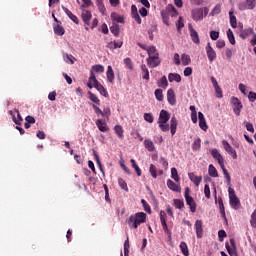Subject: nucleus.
<instances>
[{
    "label": "nucleus",
    "instance_id": "nucleus-15",
    "mask_svg": "<svg viewBox=\"0 0 256 256\" xmlns=\"http://www.w3.org/2000/svg\"><path fill=\"white\" fill-rule=\"evenodd\" d=\"M188 177H189L190 181H192V183H194V185L196 187H199V185H201V181H203V177L202 176H197L193 172L188 173Z\"/></svg>",
    "mask_w": 256,
    "mask_h": 256
},
{
    "label": "nucleus",
    "instance_id": "nucleus-56",
    "mask_svg": "<svg viewBox=\"0 0 256 256\" xmlns=\"http://www.w3.org/2000/svg\"><path fill=\"white\" fill-rule=\"evenodd\" d=\"M204 194H205L206 199H211V188L209 187V184H205Z\"/></svg>",
    "mask_w": 256,
    "mask_h": 256
},
{
    "label": "nucleus",
    "instance_id": "nucleus-52",
    "mask_svg": "<svg viewBox=\"0 0 256 256\" xmlns=\"http://www.w3.org/2000/svg\"><path fill=\"white\" fill-rule=\"evenodd\" d=\"M167 9L169 13H171V17H177V15H179V13L177 12V9H175V6L173 5H168Z\"/></svg>",
    "mask_w": 256,
    "mask_h": 256
},
{
    "label": "nucleus",
    "instance_id": "nucleus-32",
    "mask_svg": "<svg viewBox=\"0 0 256 256\" xmlns=\"http://www.w3.org/2000/svg\"><path fill=\"white\" fill-rule=\"evenodd\" d=\"M111 19L112 21H115L116 23H125V18H123V16L113 12L111 14Z\"/></svg>",
    "mask_w": 256,
    "mask_h": 256
},
{
    "label": "nucleus",
    "instance_id": "nucleus-55",
    "mask_svg": "<svg viewBox=\"0 0 256 256\" xmlns=\"http://www.w3.org/2000/svg\"><path fill=\"white\" fill-rule=\"evenodd\" d=\"M218 204H219L220 213L222 217H224L225 219V205L223 204V199H219Z\"/></svg>",
    "mask_w": 256,
    "mask_h": 256
},
{
    "label": "nucleus",
    "instance_id": "nucleus-1",
    "mask_svg": "<svg viewBox=\"0 0 256 256\" xmlns=\"http://www.w3.org/2000/svg\"><path fill=\"white\" fill-rule=\"evenodd\" d=\"M147 221V214L145 212H137L131 215L126 223L130 229H138L139 225L145 223Z\"/></svg>",
    "mask_w": 256,
    "mask_h": 256
},
{
    "label": "nucleus",
    "instance_id": "nucleus-31",
    "mask_svg": "<svg viewBox=\"0 0 256 256\" xmlns=\"http://www.w3.org/2000/svg\"><path fill=\"white\" fill-rule=\"evenodd\" d=\"M230 25L233 29H237V17L233 15V10L229 11Z\"/></svg>",
    "mask_w": 256,
    "mask_h": 256
},
{
    "label": "nucleus",
    "instance_id": "nucleus-47",
    "mask_svg": "<svg viewBox=\"0 0 256 256\" xmlns=\"http://www.w3.org/2000/svg\"><path fill=\"white\" fill-rule=\"evenodd\" d=\"M227 37H228V40L230 41L231 45H235V35L233 34L232 29L227 30Z\"/></svg>",
    "mask_w": 256,
    "mask_h": 256
},
{
    "label": "nucleus",
    "instance_id": "nucleus-8",
    "mask_svg": "<svg viewBox=\"0 0 256 256\" xmlns=\"http://www.w3.org/2000/svg\"><path fill=\"white\" fill-rule=\"evenodd\" d=\"M146 63L150 69H155L161 65V58L159 56H148Z\"/></svg>",
    "mask_w": 256,
    "mask_h": 256
},
{
    "label": "nucleus",
    "instance_id": "nucleus-2",
    "mask_svg": "<svg viewBox=\"0 0 256 256\" xmlns=\"http://www.w3.org/2000/svg\"><path fill=\"white\" fill-rule=\"evenodd\" d=\"M87 87H89V89H93L94 87V89L98 90L100 95H103V97H107L108 95L107 89H105V87L99 83V80H97L95 74H92V77H89Z\"/></svg>",
    "mask_w": 256,
    "mask_h": 256
},
{
    "label": "nucleus",
    "instance_id": "nucleus-30",
    "mask_svg": "<svg viewBox=\"0 0 256 256\" xmlns=\"http://www.w3.org/2000/svg\"><path fill=\"white\" fill-rule=\"evenodd\" d=\"M144 146H145V149L150 151V153L155 151V144H153V141H151L150 139L144 140Z\"/></svg>",
    "mask_w": 256,
    "mask_h": 256
},
{
    "label": "nucleus",
    "instance_id": "nucleus-36",
    "mask_svg": "<svg viewBox=\"0 0 256 256\" xmlns=\"http://www.w3.org/2000/svg\"><path fill=\"white\" fill-rule=\"evenodd\" d=\"M54 33H55V35L63 36V35H65V28H63V26L57 24L56 26H54Z\"/></svg>",
    "mask_w": 256,
    "mask_h": 256
},
{
    "label": "nucleus",
    "instance_id": "nucleus-13",
    "mask_svg": "<svg viewBox=\"0 0 256 256\" xmlns=\"http://www.w3.org/2000/svg\"><path fill=\"white\" fill-rule=\"evenodd\" d=\"M225 247L229 253V255H235L237 253V245L235 244V239H230V246L229 243H225Z\"/></svg>",
    "mask_w": 256,
    "mask_h": 256
},
{
    "label": "nucleus",
    "instance_id": "nucleus-34",
    "mask_svg": "<svg viewBox=\"0 0 256 256\" xmlns=\"http://www.w3.org/2000/svg\"><path fill=\"white\" fill-rule=\"evenodd\" d=\"M208 174L210 177H219V173L217 172V168L213 166V164H210L208 167Z\"/></svg>",
    "mask_w": 256,
    "mask_h": 256
},
{
    "label": "nucleus",
    "instance_id": "nucleus-41",
    "mask_svg": "<svg viewBox=\"0 0 256 256\" xmlns=\"http://www.w3.org/2000/svg\"><path fill=\"white\" fill-rule=\"evenodd\" d=\"M64 61H65V63H70V65H74L75 61H77V59H75L74 56L71 54H65Z\"/></svg>",
    "mask_w": 256,
    "mask_h": 256
},
{
    "label": "nucleus",
    "instance_id": "nucleus-45",
    "mask_svg": "<svg viewBox=\"0 0 256 256\" xmlns=\"http://www.w3.org/2000/svg\"><path fill=\"white\" fill-rule=\"evenodd\" d=\"M171 177L176 181V183H179L181 178L179 177V173L177 172V168H171Z\"/></svg>",
    "mask_w": 256,
    "mask_h": 256
},
{
    "label": "nucleus",
    "instance_id": "nucleus-18",
    "mask_svg": "<svg viewBox=\"0 0 256 256\" xmlns=\"http://www.w3.org/2000/svg\"><path fill=\"white\" fill-rule=\"evenodd\" d=\"M167 187L175 193H181V186L179 184H175V182H173L171 179L167 180Z\"/></svg>",
    "mask_w": 256,
    "mask_h": 256
},
{
    "label": "nucleus",
    "instance_id": "nucleus-42",
    "mask_svg": "<svg viewBox=\"0 0 256 256\" xmlns=\"http://www.w3.org/2000/svg\"><path fill=\"white\" fill-rule=\"evenodd\" d=\"M193 151H199L201 149V138H196L192 143Z\"/></svg>",
    "mask_w": 256,
    "mask_h": 256
},
{
    "label": "nucleus",
    "instance_id": "nucleus-6",
    "mask_svg": "<svg viewBox=\"0 0 256 256\" xmlns=\"http://www.w3.org/2000/svg\"><path fill=\"white\" fill-rule=\"evenodd\" d=\"M256 7V0H245V2H241L238 4L239 11H247L253 10Z\"/></svg>",
    "mask_w": 256,
    "mask_h": 256
},
{
    "label": "nucleus",
    "instance_id": "nucleus-27",
    "mask_svg": "<svg viewBox=\"0 0 256 256\" xmlns=\"http://www.w3.org/2000/svg\"><path fill=\"white\" fill-rule=\"evenodd\" d=\"M88 99H90V101H92V103H94L95 105H101V100L99 99V97H97V95H95L91 91H88Z\"/></svg>",
    "mask_w": 256,
    "mask_h": 256
},
{
    "label": "nucleus",
    "instance_id": "nucleus-16",
    "mask_svg": "<svg viewBox=\"0 0 256 256\" xmlns=\"http://www.w3.org/2000/svg\"><path fill=\"white\" fill-rule=\"evenodd\" d=\"M195 229H196V237L198 239H201V237H203V221L196 220Z\"/></svg>",
    "mask_w": 256,
    "mask_h": 256
},
{
    "label": "nucleus",
    "instance_id": "nucleus-64",
    "mask_svg": "<svg viewBox=\"0 0 256 256\" xmlns=\"http://www.w3.org/2000/svg\"><path fill=\"white\" fill-rule=\"evenodd\" d=\"M158 124H159L161 131H163V132L169 131V124L163 123V122H158Z\"/></svg>",
    "mask_w": 256,
    "mask_h": 256
},
{
    "label": "nucleus",
    "instance_id": "nucleus-62",
    "mask_svg": "<svg viewBox=\"0 0 256 256\" xmlns=\"http://www.w3.org/2000/svg\"><path fill=\"white\" fill-rule=\"evenodd\" d=\"M92 107H93L96 115H101L102 117H105V112H103L101 109H99V107L97 105L92 104Z\"/></svg>",
    "mask_w": 256,
    "mask_h": 256
},
{
    "label": "nucleus",
    "instance_id": "nucleus-54",
    "mask_svg": "<svg viewBox=\"0 0 256 256\" xmlns=\"http://www.w3.org/2000/svg\"><path fill=\"white\" fill-rule=\"evenodd\" d=\"M118 184L121 187V189H124V191H129V187H127V182H125L123 178L118 179Z\"/></svg>",
    "mask_w": 256,
    "mask_h": 256
},
{
    "label": "nucleus",
    "instance_id": "nucleus-46",
    "mask_svg": "<svg viewBox=\"0 0 256 256\" xmlns=\"http://www.w3.org/2000/svg\"><path fill=\"white\" fill-rule=\"evenodd\" d=\"M149 173L153 179H157V167L154 164H150Z\"/></svg>",
    "mask_w": 256,
    "mask_h": 256
},
{
    "label": "nucleus",
    "instance_id": "nucleus-38",
    "mask_svg": "<svg viewBox=\"0 0 256 256\" xmlns=\"http://www.w3.org/2000/svg\"><path fill=\"white\" fill-rule=\"evenodd\" d=\"M161 225L163 227L164 233H167L168 238L171 239V230H169V227L167 226V220L162 218Z\"/></svg>",
    "mask_w": 256,
    "mask_h": 256
},
{
    "label": "nucleus",
    "instance_id": "nucleus-25",
    "mask_svg": "<svg viewBox=\"0 0 256 256\" xmlns=\"http://www.w3.org/2000/svg\"><path fill=\"white\" fill-rule=\"evenodd\" d=\"M177 125H179V123L177 122V118L174 116L170 120V133H171V135H175V133H177Z\"/></svg>",
    "mask_w": 256,
    "mask_h": 256
},
{
    "label": "nucleus",
    "instance_id": "nucleus-53",
    "mask_svg": "<svg viewBox=\"0 0 256 256\" xmlns=\"http://www.w3.org/2000/svg\"><path fill=\"white\" fill-rule=\"evenodd\" d=\"M154 95H155L157 101H163V90L156 89L154 92Z\"/></svg>",
    "mask_w": 256,
    "mask_h": 256
},
{
    "label": "nucleus",
    "instance_id": "nucleus-4",
    "mask_svg": "<svg viewBox=\"0 0 256 256\" xmlns=\"http://www.w3.org/2000/svg\"><path fill=\"white\" fill-rule=\"evenodd\" d=\"M189 193H191V189H189V187H186L184 192L186 205L189 206L191 213H195V211H197V203L195 202L193 197L189 195Z\"/></svg>",
    "mask_w": 256,
    "mask_h": 256
},
{
    "label": "nucleus",
    "instance_id": "nucleus-33",
    "mask_svg": "<svg viewBox=\"0 0 256 256\" xmlns=\"http://www.w3.org/2000/svg\"><path fill=\"white\" fill-rule=\"evenodd\" d=\"M147 54H148V57L159 56V52L157 51V48L155 46L148 47Z\"/></svg>",
    "mask_w": 256,
    "mask_h": 256
},
{
    "label": "nucleus",
    "instance_id": "nucleus-49",
    "mask_svg": "<svg viewBox=\"0 0 256 256\" xmlns=\"http://www.w3.org/2000/svg\"><path fill=\"white\" fill-rule=\"evenodd\" d=\"M17 117L13 115V121L15 125H21V122L23 121V117H21V113H19V110H16Z\"/></svg>",
    "mask_w": 256,
    "mask_h": 256
},
{
    "label": "nucleus",
    "instance_id": "nucleus-14",
    "mask_svg": "<svg viewBox=\"0 0 256 256\" xmlns=\"http://www.w3.org/2000/svg\"><path fill=\"white\" fill-rule=\"evenodd\" d=\"M211 155L213 159H216V161H218L219 165H223L225 163L223 156L221 155V153H219V150H217L216 148L211 150Z\"/></svg>",
    "mask_w": 256,
    "mask_h": 256
},
{
    "label": "nucleus",
    "instance_id": "nucleus-61",
    "mask_svg": "<svg viewBox=\"0 0 256 256\" xmlns=\"http://www.w3.org/2000/svg\"><path fill=\"white\" fill-rule=\"evenodd\" d=\"M176 26H177V30L178 31H181V29H183L185 27V24L183 23V17H179L177 23H176Z\"/></svg>",
    "mask_w": 256,
    "mask_h": 256
},
{
    "label": "nucleus",
    "instance_id": "nucleus-10",
    "mask_svg": "<svg viewBox=\"0 0 256 256\" xmlns=\"http://www.w3.org/2000/svg\"><path fill=\"white\" fill-rule=\"evenodd\" d=\"M92 18H93V14H91V11L82 9L81 19L87 27H91Z\"/></svg>",
    "mask_w": 256,
    "mask_h": 256
},
{
    "label": "nucleus",
    "instance_id": "nucleus-21",
    "mask_svg": "<svg viewBox=\"0 0 256 256\" xmlns=\"http://www.w3.org/2000/svg\"><path fill=\"white\" fill-rule=\"evenodd\" d=\"M62 9L64 13H66L67 17H69V19L73 21V23H75L76 25H79V18H77V16H75V14L71 12V10H69L67 7H62Z\"/></svg>",
    "mask_w": 256,
    "mask_h": 256
},
{
    "label": "nucleus",
    "instance_id": "nucleus-57",
    "mask_svg": "<svg viewBox=\"0 0 256 256\" xmlns=\"http://www.w3.org/2000/svg\"><path fill=\"white\" fill-rule=\"evenodd\" d=\"M214 89H215L217 99H222L223 98V90L221 89V86H216V87H214Z\"/></svg>",
    "mask_w": 256,
    "mask_h": 256
},
{
    "label": "nucleus",
    "instance_id": "nucleus-3",
    "mask_svg": "<svg viewBox=\"0 0 256 256\" xmlns=\"http://www.w3.org/2000/svg\"><path fill=\"white\" fill-rule=\"evenodd\" d=\"M209 15V8H194L191 11V16L193 21H203L204 17H207Z\"/></svg>",
    "mask_w": 256,
    "mask_h": 256
},
{
    "label": "nucleus",
    "instance_id": "nucleus-29",
    "mask_svg": "<svg viewBox=\"0 0 256 256\" xmlns=\"http://www.w3.org/2000/svg\"><path fill=\"white\" fill-rule=\"evenodd\" d=\"M141 71H142V79H144L145 81H149L150 77H149V69L147 68V65L142 64Z\"/></svg>",
    "mask_w": 256,
    "mask_h": 256
},
{
    "label": "nucleus",
    "instance_id": "nucleus-23",
    "mask_svg": "<svg viewBox=\"0 0 256 256\" xmlns=\"http://www.w3.org/2000/svg\"><path fill=\"white\" fill-rule=\"evenodd\" d=\"M96 126L98 127L99 131H101L102 133H107V131H109V127H107V122L98 119L96 121Z\"/></svg>",
    "mask_w": 256,
    "mask_h": 256
},
{
    "label": "nucleus",
    "instance_id": "nucleus-48",
    "mask_svg": "<svg viewBox=\"0 0 256 256\" xmlns=\"http://www.w3.org/2000/svg\"><path fill=\"white\" fill-rule=\"evenodd\" d=\"M174 207H176V209H183L185 207V202L181 199H174Z\"/></svg>",
    "mask_w": 256,
    "mask_h": 256
},
{
    "label": "nucleus",
    "instance_id": "nucleus-24",
    "mask_svg": "<svg viewBox=\"0 0 256 256\" xmlns=\"http://www.w3.org/2000/svg\"><path fill=\"white\" fill-rule=\"evenodd\" d=\"M106 77L108 83H113L115 81V72L113 71V67H107Z\"/></svg>",
    "mask_w": 256,
    "mask_h": 256
},
{
    "label": "nucleus",
    "instance_id": "nucleus-58",
    "mask_svg": "<svg viewBox=\"0 0 256 256\" xmlns=\"http://www.w3.org/2000/svg\"><path fill=\"white\" fill-rule=\"evenodd\" d=\"M141 203L143 205L144 211H146V213H151V206L149 205V203H147L145 199H142Z\"/></svg>",
    "mask_w": 256,
    "mask_h": 256
},
{
    "label": "nucleus",
    "instance_id": "nucleus-22",
    "mask_svg": "<svg viewBox=\"0 0 256 256\" xmlns=\"http://www.w3.org/2000/svg\"><path fill=\"white\" fill-rule=\"evenodd\" d=\"M167 101L170 105H175L177 103V100L175 99V91L171 88L167 91Z\"/></svg>",
    "mask_w": 256,
    "mask_h": 256
},
{
    "label": "nucleus",
    "instance_id": "nucleus-5",
    "mask_svg": "<svg viewBox=\"0 0 256 256\" xmlns=\"http://www.w3.org/2000/svg\"><path fill=\"white\" fill-rule=\"evenodd\" d=\"M228 193L231 207L235 210L239 209V207H241V202L239 201L237 194H235V190L233 188H229Z\"/></svg>",
    "mask_w": 256,
    "mask_h": 256
},
{
    "label": "nucleus",
    "instance_id": "nucleus-17",
    "mask_svg": "<svg viewBox=\"0 0 256 256\" xmlns=\"http://www.w3.org/2000/svg\"><path fill=\"white\" fill-rule=\"evenodd\" d=\"M169 119H171V115L169 114V112H167V110H161L158 123H167Z\"/></svg>",
    "mask_w": 256,
    "mask_h": 256
},
{
    "label": "nucleus",
    "instance_id": "nucleus-20",
    "mask_svg": "<svg viewBox=\"0 0 256 256\" xmlns=\"http://www.w3.org/2000/svg\"><path fill=\"white\" fill-rule=\"evenodd\" d=\"M243 28V25H241V29ZM253 33H255V31L253 30V28H247V29H242L240 31L239 37H241V39H247V37H251V35H253Z\"/></svg>",
    "mask_w": 256,
    "mask_h": 256
},
{
    "label": "nucleus",
    "instance_id": "nucleus-43",
    "mask_svg": "<svg viewBox=\"0 0 256 256\" xmlns=\"http://www.w3.org/2000/svg\"><path fill=\"white\" fill-rule=\"evenodd\" d=\"M182 65L187 66L191 64V57L187 54L181 56Z\"/></svg>",
    "mask_w": 256,
    "mask_h": 256
},
{
    "label": "nucleus",
    "instance_id": "nucleus-51",
    "mask_svg": "<svg viewBox=\"0 0 256 256\" xmlns=\"http://www.w3.org/2000/svg\"><path fill=\"white\" fill-rule=\"evenodd\" d=\"M96 5L100 11V13H105V4H103V0H96Z\"/></svg>",
    "mask_w": 256,
    "mask_h": 256
},
{
    "label": "nucleus",
    "instance_id": "nucleus-40",
    "mask_svg": "<svg viewBox=\"0 0 256 256\" xmlns=\"http://www.w3.org/2000/svg\"><path fill=\"white\" fill-rule=\"evenodd\" d=\"M180 249H181L182 255L189 256V247L187 246V243L181 242Z\"/></svg>",
    "mask_w": 256,
    "mask_h": 256
},
{
    "label": "nucleus",
    "instance_id": "nucleus-59",
    "mask_svg": "<svg viewBox=\"0 0 256 256\" xmlns=\"http://www.w3.org/2000/svg\"><path fill=\"white\" fill-rule=\"evenodd\" d=\"M129 237L124 242V256H129Z\"/></svg>",
    "mask_w": 256,
    "mask_h": 256
},
{
    "label": "nucleus",
    "instance_id": "nucleus-35",
    "mask_svg": "<svg viewBox=\"0 0 256 256\" xmlns=\"http://www.w3.org/2000/svg\"><path fill=\"white\" fill-rule=\"evenodd\" d=\"M158 87H162L163 89H167L169 82H167V76H163L158 82Z\"/></svg>",
    "mask_w": 256,
    "mask_h": 256
},
{
    "label": "nucleus",
    "instance_id": "nucleus-11",
    "mask_svg": "<svg viewBox=\"0 0 256 256\" xmlns=\"http://www.w3.org/2000/svg\"><path fill=\"white\" fill-rule=\"evenodd\" d=\"M222 145L225 151L229 153L233 159H237V151L233 148V146H231V144H229L227 140H223Z\"/></svg>",
    "mask_w": 256,
    "mask_h": 256
},
{
    "label": "nucleus",
    "instance_id": "nucleus-19",
    "mask_svg": "<svg viewBox=\"0 0 256 256\" xmlns=\"http://www.w3.org/2000/svg\"><path fill=\"white\" fill-rule=\"evenodd\" d=\"M95 73H105V67L101 64L93 65L90 70V77H93Z\"/></svg>",
    "mask_w": 256,
    "mask_h": 256
},
{
    "label": "nucleus",
    "instance_id": "nucleus-44",
    "mask_svg": "<svg viewBox=\"0 0 256 256\" xmlns=\"http://www.w3.org/2000/svg\"><path fill=\"white\" fill-rule=\"evenodd\" d=\"M110 31L111 33H113V35L115 37H119V33H120V29H119V25L118 24H113L111 27H110Z\"/></svg>",
    "mask_w": 256,
    "mask_h": 256
},
{
    "label": "nucleus",
    "instance_id": "nucleus-7",
    "mask_svg": "<svg viewBox=\"0 0 256 256\" xmlns=\"http://www.w3.org/2000/svg\"><path fill=\"white\" fill-rule=\"evenodd\" d=\"M231 103L233 105V111L237 117L241 115V110L243 109V104L241 103V100L239 98L233 96L231 98Z\"/></svg>",
    "mask_w": 256,
    "mask_h": 256
},
{
    "label": "nucleus",
    "instance_id": "nucleus-26",
    "mask_svg": "<svg viewBox=\"0 0 256 256\" xmlns=\"http://www.w3.org/2000/svg\"><path fill=\"white\" fill-rule=\"evenodd\" d=\"M114 131H115V134L117 135L118 139H124L125 135V130H123V126L121 125H116L114 127Z\"/></svg>",
    "mask_w": 256,
    "mask_h": 256
},
{
    "label": "nucleus",
    "instance_id": "nucleus-63",
    "mask_svg": "<svg viewBox=\"0 0 256 256\" xmlns=\"http://www.w3.org/2000/svg\"><path fill=\"white\" fill-rule=\"evenodd\" d=\"M144 120L147 121V123H153V121H154L153 114L145 113Z\"/></svg>",
    "mask_w": 256,
    "mask_h": 256
},
{
    "label": "nucleus",
    "instance_id": "nucleus-37",
    "mask_svg": "<svg viewBox=\"0 0 256 256\" xmlns=\"http://www.w3.org/2000/svg\"><path fill=\"white\" fill-rule=\"evenodd\" d=\"M130 163L133 169L135 170L136 174L138 175V177H141V168H139V165H137V162L135 161V159H131Z\"/></svg>",
    "mask_w": 256,
    "mask_h": 256
},
{
    "label": "nucleus",
    "instance_id": "nucleus-28",
    "mask_svg": "<svg viewBox=\"0 0 256 256\" xmlns=\"http://www.w3.org/2000/svg\"><path fill=\"white\" fill-rule=\"evenodd\" d=\"M168 81L170 83H173V81H176V83H181V75H179L177 73H170L168 75Z\"/></svg>",
    "mask_w": 256,
    "mask_h": 256
},
{
    "label": "nucleus",
    "instance_id": "nucleus-60",
    "mask_svg": "<svg viewBox=\"0 0 256 256\" xmlns=\"http://www.w3.org/2000/svg\"><path fill=\"white\" fill-rule=\"evenodd\" d=\"M210 38L212 39V41H217V39H219V31L211 30Z\"/></svg>",
    "mask_w": 256,
    "mask_h": 256
},
{
    "label": "nucleus",
    "instance_id": "nucleus-12",
    "mask_svg": "<svg viewBox=\"0 0 256 256\" xmlns=\"http://www.w3.org/2000/svg\"><path fill=\"white\" fill-rule=\"evenodd\" d=\"M188 29H189L190 37L193 43H195L196 45H199V43H201V40L199 39V33H197L196 30L193 29L192 24H188Z\"/></svg>",
    "mask_w": 256,
    "mask_h": 256
},
{
    "label": "nucleus",
    "instance_id": "nucleus-50",
    "mask_svg": "<svg viewBox=\"0 0 256 256\" xmlns=\"http://www.w3.org/2000/svg\"><path fill=\"white\" fill-rule=\"evenodd\" d=\"M219 13H221V6L220 4H217L213 9L212 11L210 12V15L212 17H215V15H219Z\"/></svg>",
    "mask_w": 256,
    "mask_h": 256
},
{
    "label": "nucleus",
    "instance_id": "nucleus-39",
    "mask_svg": "<svg viewBox=\"0 0 256 256\" xmlns=\"http://www.w3.org/2000/svg\"><path fill=\"white\" fill-rule=\"evenodd\" d=\"M222 171H223V175L227 181V183H231V175H229V171H227V168H225V163L220 165Z\"/></svg>",
    "mask_w": 256,
    "mask_h": 256
},
{
    "label": "nucleus",
    "instance_id": "nucleus-9",
    "mask_svg": "<svg viewBox=\"0 0 256 256\" xmlns=\"http://www.w3.org/2000/svg\"><path fill=\"white\" fill-rule=\"evenodd\" d=\"M205 50L209 62L213 63V61L217 59V52H215V49H213V47L211 46V42L207 43Z\"/></svg>",
    "mask_w": 256,
    "mask_h": 256
}]
</instances>
